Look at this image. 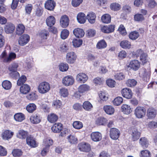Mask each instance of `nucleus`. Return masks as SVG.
I'll use <instances>...</instances> for the list:
<instances>
[{"label": "nucleus", "instance_id": "obj_1", "mask_svg": "<svg viewBox=\"0 0 157 157\" xmlns=\"http://www.w3.org/2000/svg\"><path fill=\"white\" fill-rule=\"evenodd\" d=\"M50 86L49 84L46 82L40 83L38 86V90L41 94H45L50 90Z\"/></svg>", "mask_w": 157, "mask_h": 157}, {"label": "nucleus", "instance_id": "obj_2", "mask_svg": "<svg viewBox=\"0 0 157 157\" xmlns=\"http://www.w3.org/2000/svg\"><path fill=\"white\" fill-rule=\"evenodd\" d=\"M146 111L145 108L141 106H138L134 110V114L138 118H143L145 115Z\"/></svg>", "mask_w": 157, "mask_h": 157}, {"label": "nucleus", "instance_id": "obj_3", "mask_svg": "<svg viewBox=\"0 0 157 157\" xmlns=\"http://www.w3.org/2000/svg\"><path fill=\"white\" fill-rule=\"evenodd\" d=\"M77 58L76 54L72 52H68L66 55V60L68 63L72 64L75 62Z\"/></svg>", "mask_w": 157, "mask_h": 157}, {"label": "nucleus", "instance_id": "obj_4", "mask_svg": "<svg viewBox=\"0 0 157 157\" xmlns=\"http://www.w3.org/2000/svg\"><path fill=\"white\" fill-rule=\"evenodd\" d=\"M29 40V36L27 34H24L20 36L18 40V43L20 45L23 46L27 44Z\"/></svg>", "mask_w": 157, "mask_h": 157}, {"label": "nucleus", "instance_id": "obj_5", "mask_svg": "<svg viewBox=\"0 0 157 157\" xmlns=\"http://www.w3.org/2000/svg\"><path fill=\"white\" fill-rule=\"evenodd\" d=\"M74 82V79L71 75H67L63 78L62 80L63 84L66 86L72 85Z\"/></svg>", "mask_w": 157, "mask_h": 157}, {"label": "nucleus", "instance_id": "obj_6", "mask_svg": "<svg viewBox=\"0 0 157 157\" xmlns=\"http://www.w3.org/2000/svg\"><path fill=\"white\" fill-rule=\"evenodd\" d=\"M127 66L128 68H130V69L136 71L140 68V63L137 60H134L131 61Z\"/></svg>", "mask_w": 157, "mask_h": 157}, {"label": "nucleus", "instance_id": "obj_7", "mask_svg": "<svg viewBox=\"0 0 157 157\" xmlns=\"http://www.w3.org/2000/svg\"><path fill=\"white\" fill-rule=\"evenodd\" d=\"M120 135L119 131L115 128H111L110 131V138L114 140L118 139Z\"/></svg>", "mask_w": 157, "mask_h": 157}, {"label": "nucleus", "instance_id": "obj_8", "mask_svg": "<svg viewBox=\"0 0 157 157\" xmlns=\"http://www.w3.org/2000/svg\"><path fill=\"white\" fill-rule=\"evenodd\" d=\"M137 53L140 55V60L142 64H144L148 62L147 59V54L144 53L141 49H139L136 51Z\"/></svg>", "mask_w": 157, "mask_h": 157}, {"label": "nucleus", "instance_id": "obj_9", "mask_svg": "<svg viewBox=\"0 0 157 157\" xmlns=\"http://www.w3.org/2000/svg\"><path fill=\"white\" fill-rule=\"evenodd\" d=\"M121 93L122 96L126 98L130 99L132 97V93L131 90L129 88H123L121 90Z\"/></svg>", "mask_w": 157, "mask_h": 157}, {"label": "nucleus", "instance_id": "obj_10", "mask_svg": "<svg viewBox=\"0 0 157 157\" xmlns=\"http://www.w3.org/2000/svg\"><path fill=\"white\" fill-rule=\"evenodd\" d=\"M26 143L27 144L31 147H35L37 146L35 139L31 135L27 137Z\"/></svg>", "mask_w": 157, "mask_h": 157}, {"label": "nucleus", "instance_id": "obj_11", "mask_svg": "<svg viewBox=\"0 0 157 157\" xmlns=\"http://www.w3.org/2000/svg\"><path fill=\"white\" fill-rule=\"evenodd\" d=\"M15 26L11 23H7L4 26V29L5 32L7 34L12 33L15 29Z\"/></svg>", "mask_w": 157, "mask_h": 157}, {"label": "nucleus", "instance_id": "obj_12", "mask_svg": "<svg viewBox=\"0 0 157 157\" xmlns=\"http://www.w3.org/2000/svg\"><path fill=\"white\" fill-rule=\"evenodd\" d=\"M69 21V18L67 16H63L60 20V25L63 28H66L68 25Z\"/></svg>", "mask_w": 157, "mask_h": 157}, {"label": "nucleus", "instance_id": "obj_13", "mask_svg": "<svg viewBox=\"0 0 157 157\" xmlns=\"http://www.w3.org/2000/svg\"><path fill=\"white\" fill-rule=\"evenodd\" d=\"M91 137L93 141L98 142L101 140L102 136L101 133L98 132H96L91 133Z\"/></svg>", "mask_w": 157, "mask_h": 157}, {"label": "nucleus", "instance_id": "obj_14", "mask_svg": "<svg viewBox=\"0 0 157 157\" xmlns=\"http://www.w3.org/2000/svg\"><path fill=\"white\" fill-rule=\"evenodd\" d=\"M78 149L81 151L87 152L90 150V145L89 144L82 143L78 144Z\"/></svg>", "mask_w": 157, "mask_h": 157}, {"label": "nucleus", "instance_id": "obj_15", "mask_svg": "<svg viewBox=\"0 0 157 157\" xmlns=\"http://www.w3.org/2000/svg\"><path fill=\"white\" fill-rule=\"evenodd\" d=\"M56 6V3L52 0H48L45 3V8L50 10H53Z\"/></svg>", "mask_w": 157, "mask_h": 157}, {"label": "nucleus", "instance_id": "obj_16", "mask_svg": "<svg viewBox=\"0 0 157 157\" xmlns=\"http://www.w3.org/2000/svg\"><path fill=\"white\" fill-rule=\"evenodd\" d=\"M151 73V72L150 67L147 69L145 68L143 69L142 75V78L144 80L147 81L149 80L150 78Z\"/></svg>", "mask_w": 157, "mask_h": 157}, {"label": "nucleus", "instance_id": "obj_17", "mask_svg": "<svg viewBox=\"0 0 157 157\" xmlns=\"http://www.w3.org/2000/svg\"><path fill=\"white\" fill-rule=\"evenodd\" d=\"M76 79L78 82L85 83L88 79V77L85 73H81L77 75Z\"/></svg>", "mask_w": 157, "mask_h": 157}, {"label": "nucleus", "instance_id": "obj_18", "mask_svg": "<svg viewBox=\"0 0 157 157\" xmlns=\"http://www.w3.org/2000/svg\"><path fill=\"white\" fill-rule=\"evenodd\" d=\"M63 126L61 123H56L53 125L51 128L52 131L54 133H59L62 130Z\"/></svg>", "mask_w": 157, "mask_h": 157}, {"label": "nucleus", "instance_id": "obj_19", "mask_svg": "<svg viewBox=\"0 0 157 157\" xmlns=\"http://www.w3.org/2000/svg\"><path fill=\"white\" fill-rule=\"evenodd\" d=\"M56 20L53 16H50L47 17L46 20V25L49 27H52L55 24Z\"/></svg>", "mask_w": 157, "mask_h": 157}, {"label": "nucleus", "instance_id": "obj_20", "mask_svg": "<svg viewBox=\"0 0 157 157\" xmlns=\"http://www.w3.org/2000/svg\"><path fill=\"white\" fill-rule=\"evenodd\" d=\"M157 113L156 110L153 108H149L147 111V115L149 118H153L155 117Z\"/></svg>", "mask_w": 157, "mask_h": 157}, {"label": "nucleus", "instance_id": "obj_21", "mask_svg": "<svg viewBox=\"0 0 157 157\" xmlns=\"http://www.w3.org/2000/svg\"><path fill=\"white\" fill-rule=\"evenodd\" d=\"M13 135V132L8 130L4 131L2 133V136L5 140H8L11 138Z\"/></svg>", "mask_w": 157, "mask_h": 157}, {"label": "nucleus", "instance_id": "obj_22", "mask_svg": "<svg viewBox=\"0 0 157 157\" xmlns=\"http://www.w3.org/2000/svg\"><path fill=\"white\" fill-rule=\"evenodd\" d=\"M16 57V54L14 53L11 52L9 54L8 56L5 58L4 59H3V61L6 63H10L15 59Z\"/></svg>", "mask_w": 157, "mask_h": 157}, {"label": "nucleus", "instance_id": "obj_23", "mask_svg": "<svg viewBox=\"0 0 157 157\" xmlns=\"http://www.w3.org/2000/svg\"><path fill=\"white\" fill-rule=\"evenodd\" d=\"M28 133L27 131L21 129L18 131L17 134V138L22 139H25L28 136Z\"/></svg>", "mask_w": 157, "mask_h": 157}, {"label": "nucleus", "instance_id": "obj_24", "mask_svg": "<svg viewBox=\"0 0 157 157\" xmlns=\"http://www.w3.org/2000/svg\"><path fill=\"white\" fill-rule=\"evenodd\" d=\"M86 17L90 23L93 24L95 22L96 16L94 13L93 12L89 13L87 15Z\"/></svg>", "mask_w": 157, "mask_h": 157}, {"label": "nucleus", "instance_id": "obj_25", "mask_svg": "<svg viewBox=\"0 0 157 157\" xmlns=\"http://www.w3.org/2000/svg\"><path fill=\"white\" fill-rule=\"evenodd\" d=\"M30 90V86L27 84H23L20 87V92L23 94H26L29 93Z\"/></svg>", "mask_w": 157, "mask_h": 157}, {"label": "nucleus", "instance_id": "obj_26", "mask_svg": "<svg viewBox=\"0 0 157 157\" xmlns=\"http://www.w3.org/2000/svg\"><path fill=\"white\" fill-rule=\"evenodd\" d=\"M75 36L77 37H82L84 35L85 33L82 29L77 28L75 29L73 31Z\"/></svg>", "mask_w": 157, "mask_h": 157}, {"label": "nucleus", "instance_id": "obj_27", "mask_svg": "<svg viewBox=\"0 0 157 157\" xmlns=\"http://www.w3.org/2000/svg\"><path fill=\"white\" fill-rule=\"evenodd\" d=\"M77 19L79 23H84L86 21V17L85 14L82 12L79 13L77 16Z\"/></svg>", "mask_w": 157, "mask_h": 157}, {"label": "nucleus", "instance_id": "obj_28", "mask_svg": "<svg viewBox=\"0 0 157 157\" xmlns=\"http://www.w3.org/2000/svg\"><path fill=\"white\" fill-rule=\"evenodd\" d=\"M30 119L31 122L33 124H38L41 121L40 116L38 114L32 115Z\"/></svg>", "mask_w": 157, "mask_h": 157}, {"label": "nucleus", "instance_id": "obj_29", "mask_svg": "<svg viewBox=\"0 0 157 157\" xmlns=\"http://www.w3.org/2000/svg\"><path fill=\"white\" fill-rule=\"evenodd\" d=\"M140 135V133L138 132L137 128H134L132 129V136L133 141L139 139Z\"/></svg>", "mask_w": 157, "mask_h": 157}, {"label": "nucleus", "instance_id": "obj_30", "mask_svg": "<svg viewBox=\"0 0 157 157\" xmlns=\"http://www.w3.org/2000/svg\"><path fill=\"white\" fill-rule=\"evenodd\" d=\"M58 117L55 114L51 113L48 115L47 117L48 121L51 123H54L57 121Z\"/></svg>", "mask_w": 157, "mask_h": 157}, {"label": "nucleus", "instance_id": "obj_31", "mask_svg": "<svg viewBox=\"0 0 157 157\" xmlns=\"http://www.w3.org/2000/svg\"><path fill=\"white\" fill-rule=\"evenodd\" d=\"M120 45L122 48L124 49H129L132 46L130 42L126 40L122 41Z\"/></svg>", "mask_w": 157, "mask_h": 157}, {"label": "nucleus", "instance_id": "obj_32", "mask_svg": "<svg viewBox=\"0 0 157 157\" xmlns=\"http://www.w3.org/2000/svg\"><path fill=\"white\" fill-rule=\"evenodd\" d=\"M121 110L124 113L126 114H128L132 111L130 106L126 104H123L122 105Z\"/></svg>", "mask_w": 157, "mask_h": 157}, {"label": "nucleus", "instance_id": "obj_33", "mask_svg": "<svg viewBox=\"0 0 157 157\" xmlns=\"http://www.w3.org/2000/svg\"><path fill=\"white\" fill-rule=\"evenodd\" d=\"M25 27L22 24H19L16 28V33L18 35H21L24 32Z\"/></svg>", "mask_w": 157, "mask_h": 157}, {"label": "nucleus", "instance_id": "obj_34", "mask_svg": "<svg viewBox=\"0 0 157 157\" xmlns=\"http://www.w3.org/2000/svg\"><path fill=\"white\" fill-rule=\"evenodd\" d=\"M82 107L85 110L87 111H90L93 107L91 104L88 101H86L83 102Z\"/></svg>", "mask_w": 157, "mask_h": 157}, {"label": "nucleus", "instance_id": "obj_35", "mask_svg": "<svg viewBox=\"0 0 157 157\" xmlns=\"http://www.w3.org/2000/svg\"><path fill=\"white\" fill-rule=\"evenodd\" d=\"M110 8L112 10L117 11L121 9V5L118 3L113 2L110 4Z\"/></svg>", "mask_w": 157, "mask_h": 157}, {"label": "nucleus", "instance_id": "obj_36", "mask_svg": "<svg viewBox=\"0 0 157 157\" xmlns=\"http://www.w3.org/2000/svg\"><path fill=\"white\" fill-rule=\"evenodd\" d=\"M2 85L4 89L6 90H8L11 89L12 84L10 81L6 80L2 82Z\"/></svg>", "mask_w": 157, "mask_h": 157}, {"label": "nucleus", "instance_id": "obj_37", "mask_svg": "<svg viewBox=\"0 0 157 157\" xmlns=\"http://www.w3.org/2000/svg\"><path fill=\"white\" fill-rule=\"evenodd\" d=\"M15 120L19 122H21L25 119V117L24 114L19 113L15 114L14 115Z\"/></svg>", "mask_w": 157, "mask_h": 157}, {"label": "nucleus", "instance_id": "obj_38", "mask_svg": "<svg viewBox=\"0 0 157 157\" xmlns=\"http://www.w3.org/2000/svg\"><path fill=\"white\" fill-rule=\"evenodd\" d=\"M139 143L143 148H147L148 146V141L145 137L141 138L140 140Z\"/></svg>", "mask_w": 157, "mask_h": 157}, {"label": "nucleus", "instance_id": "obj_39", "mask_svg": "<svg viewBox=\"0 0 157 157\" xmlns=\"http://www.w3.org/2000/svg\"><path fill=\"white\" fill-rule=\"evenodd\" d=\"M52 106L56 109H59L62 108V105L60 101L56 100L53 101Z\"/></svg>", "mask_w": 157, "mask_h": 157}, {"label": "nucleus", "instance_id": "obj_40", "mask_svg": "<svg viewBox=\"0 0 157 157\" xmlns=\"http://www.w3.org/2000/svg\"><path fill=\"white\" fill-rule=\"evenodd\" d=\"M36 106L34 103H30L26 107L27 110L29 113L33 112L36 109Z\"/></svg>", "mask_w": 157, "mask_h": 157}, {"label": "nucleus", "instance_id": "obj_41", "mask_svg": "<svg viewBox=\"0 0 157 157\" xmlns=\"http://www.w3.org/2000/svg\"><path fill=\"white\" fill-rule=\"evenodd\" d=\"M107 120L105 118L100 117L98 118L96 121V124L98 125H104L106 122Z\"/></svg>", "mask_w": 157, "mask_h": 157}, {"label": "nucleus", "instance_id": "obj_42", "mask_svg": "<svg viewBox=\"0 0 157 157\" xmlns=\"http://www.w3.org/2000/svg\"><path fill=\"white\" fill-rule=\"evenodd\" d=\"M107 46L106 42L104 40H101L97 43L96 47L98 49H101L106 48Z\"/></svg>", "mask_w": 157, "mask_h": 157}, {"label": "nucleus", "instance_id": "obj_43", "mask_svg": "<svg viewBox=\"0 0 157 157\" xmlns=\"http://www.w3.org/2000/svg\"><path fill=\"white\" fill-rule=\"evenodd\" d=\"M139 36V33L136 31L131 32L129 35V38L132 40H136Z\"/></svg>", "mask_w": 157, "mask_h": 157}, {"label": "nucleus", "instance_id": "obj_44", "mask_svg": "<svg viewBox=\"0 0 157 157\" xmlns=\"http://www.w3.org/2000/svg\"><path fill=\"white\" fill-rule=\"evenodd\" d=\"M39 35L42 39H46L49 36V33L48 31L44 29L40 32Z\"/></svg>", "mask_w": 157, "mask_h": 157}, {"label": "nucleus", "instance_id": "obj_45", "mask_svg": "<svg viewBox=\"0 0 157 157\" xmlns=\"http://www.w3.org/2000/svg\"><path fill=\"white\" fill-rule=\"evenodd\" d=\"M90 89L89 87L86 84L81 85L78 88L79 92L82 93Z\"/></svg>", "mask_w": 157, "mask_h": 157}, {"label": "nucleus", "instance_id": "obj_46", "mask_svg": "<svg viewBox=\"0 0 157 157\" xmlns=\"http://www.w3.org/2000/svg\"><path fill=\"white\" fill-rule=\"evenodd\" d=\"M73 127L76 129H79L83 127L82 123L80 121H76L73 122Z\"/></svg>", "mask_w": 157, "mask_h": 157}, {"label": "nucleus", "instance_id": "obj_47", "mask_svg": "<svg viewBox=\"0 0 157 157\" xmlns=\"http://www.w3.org/2000/svg\"><path fill=\"white\" fill-rule=\"evenodd\" d=\"M72 43L73 46L76 48L79 47L82 44V41L80 39H73Z\"/></svg>", "mask_w": 157, "mask_h": 157}, {"label": "nucleus", "instance_id": "obj_48", "mask_svg": "<svg viewBox=\"0 0 157 157\" xmlns=\"http://www.w3.org/2000/svg\"><path fill=\"white\" fill-rule=\"evenodd\" d=\"M123 99L122 97H117L115 98L113 101L114 105L118 106L121 105L123 102Z\"/></svg>", "mask_w": 157, "mask_h": 157}, {"label": "nucleus", "instance_id": "obj_49", "mask_svg": "<svg viewBox=\"0 0 157 157\" xmlns=\"http://www.w3.org/2000/svg\"><path fill=\"white\" fill-rule=\"evenodd\" d=\"M68 64L66 63H62L60 64L59 65V70L62 71H66L68 69Z\"/></svg>", "mask_w": 157, "mask_h": 157}, {"label": "nucleus", "instance_id": "obj_50", "mask_svg": "<svg viewBox=\"0 0 157 157\" xmlns=\"http://www.w3.org/2000/svg\"><path fill=\"white\" fill-rule=\"evenodd\" d=\"M69 34V31L66 29H64L61 32L60 34L61 38L62 39H65L67 37Z\"/></svg>", "mask_w": 157, "mask_h": 157}, {"label": "nucleus", "instance_id": "obj_51", "mask_svg": "<svg viewBox=\"0 0 157 157\" xmlns=\"http://www.w3.org/2000/svg\"><path fill=\"white\" fill-rule=\"evenodd\" d=\"M27 80L26 77L24 75L21 76L18 80L17 82V85L20 86L21 85L24 84H23Z\"/></svg>", "mask_w": 157, "mask_h": 157}, {"label": "nucleus", "instance_id": "obj_52", "mask_svg": "<svg viewBox=\"0 0 157 157\" xmlns=\"http://www.w3.org/2000/svg\"><path fill=\"white\" fill-rule=\"evenodd\" d=\"M136 81L134 79H128L126 82L127 86L130 87L134 86L136 85Z\"/></svg>", "mask_w": 157, "mask_h": 157}, {"label": "nucleus", "instance_id": "obj_53", "mask_svg": "<svg viewBox=\"0 0 157 157\" xmlns=\"http://www.w3.org/2000/svg\"><path fill=\"white\" fill-rule=\"evenodd\" d=\"M150 152L148 150H144L140 152V157H150Z\"/></svg>", "mask_w": 157, "mask_h": 157}, {"label": "nucleus", "instance_id": "obj_54", "mask_svg": "<svg viewBox=\"0 0 157 157\" xmlns=\"http://www.w3.org/2000/svg\"><path fill=\"white\" fill-rule=\"evenodd\" d=\"M18 67V63H17L14 62L9 67V69L11 71H17Z\"/></svg>", "mask_w": 157, "mask_h": 157}, {"label": "nucleus", "instance_id": "obj_55", "mask_svg": "<svg viewBox=\"0 0 157 157\" xmlns=\"http://www.w3.org/2000/svg\"><path fill=\"white\" fill-rule=\"evenodd\" d=\"M12 154L14 157H19L22 155V152L20 149H15L13 151Z\"/></svg>", "mask_w": 157, "mask_h": 157}, {"label": "nucleus", "instance_id": "obj_56", "mask_svg": "<svg viewBox=\"0 0 157 157\" xmlns=\"http://www.w3.org/2000/svg\"><path fill=\"white\" fill-rule=\"evenodd\" d=\"M59 93L61 96L63 97H67L68 94L67 90L64 88L60 89Z\"/></svg>", "mask_w": 157, "mask_h": 157}, {"label": "nucleus", "instance_id": "obj_57", "mask_svg": "<svg viewBox=\"0 0 157 157\" xmlns=\"http://www.w3.org/2000/svg\"><path fill=\"white\" fill-rule=\"evenodd\" d=\"M134 19L136 21H142L144 20V17L141 14H136L134 15Z\"/></svg>", "mask_w": 157, "mask_h": 157}, {"label": "nucleus", "instance_id": "obj_58", "mask_svg": "<svg viewBox=\"0 0 157 157\" xmlns=\"http://www.w3.org/2000/svg\"><path fill=\"white\" fill-rule=\"evenodd\" d=\"M67 139L68 141L71 144H74L77 140V138L73 135H70L67 136Z\"/></svg>", "mask_w": 157, "mask_h": 157}, {"label": "nucleus", "instance_id": "obj_59", "mask_svg": "<svg viewBox=\"0 0 157 157\" xmlns=\"http://www.w3.org/2000/svg\"><path fill=\"white\" fill-rule=\"evenodd\" d=\"M114 77L116 79L119 80H123L125 78L124 74L122 73H119L116 74L114 75Z\"/></svg>", "mask_w": 157, "mask_h": 157}, {"label": "nucleus", "instance_id": "obj_60", "mask_svg": "<svg viewBox=\"0 0 157 157\" xmlns=\"http://www.w3.org/2000/svg\"><path fill=\"white\" fill-rule=\"evenodd\" d=\"M83 0H72L71 4L72 6L74 7H77L82 2Z\"/></svg>", "mask_w": 157, "mask_h": 157}, {"label": "nucleus", "instance_id": "obj_61", "mask_svg": "<svg viewBox=\"0 0 157 157\" xmlns=\"http://www.w3.org/2000/svg\"><path fill=\"white\" fill-rule=\"evenodd\" d=\"M118 30L120 33L123 35L124 36L127 34V32L126 31L125 28L122 25H121L120 26Z\"/></svg>", "mask_w": 157, "mask_h": 157}, {"label": "nucleus", "instance_id": "obj_62", "mask_svg": "<svg viewBox=\"0 0 157 157\" xmlns=\"http://www.w3.org/2000/svg\"><path fill=\"white\" fill-rule=\"evenodd\" d=\"M33 8V6L31 4H28L25 6V10L26 13L29 14L31 13Z\"/></svg>", "mask_w": 157, "mask_h": 157}, {"label": "nucleus", "instance_id": "obj_63", "mask_svg": "<svg viewBox=\"0 0 157 157\" xmlns=\"http://www.w3.org/2000/svg\"><path fill=\"white\" fill-rule=\"evenodd\" d=\"M61 51L63 52H67L69 49V47L67 43H63L60 47Z\"/></svg>", "mask_w": 157, "mask_h": 157}, {"label": "nucleus", "instance_id": "obj_64", "mask_svg": "<svg viewBox=\"0 0 157 157\" xmlns=\"http://www.w3.org/2000/svg\"><path fill=\"white\" fill-rule=\"evenodd\" d=\"M148 127L150 128H154L157 127V123L155 121H151L149 122Z\"/></svg>", "mask_w": 157, "mask_h": 157}]
</instances>
